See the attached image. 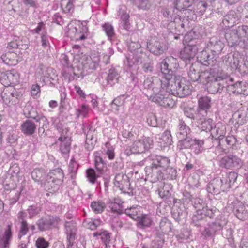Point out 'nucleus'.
Returning a JSON list of instances; mask_svg holds the SVG:
<instances>
[{
  "label": "nucleus",
  "instance_id": "1",
  "mask_svg": "<svg viewBox=\"0 0 248 248\" xmlns=\"http://www.w3.org/2000/svg\"><path fill=\"white\" fill-rule=\"evenodd\" d=\"M160 69L164 75V82L167 83V91L169 93L184 97L190 93V86L188 81L180 76L174 75V71L170 67L166 59L161 62Z\"/></svg>",
  "mask_w": 248,
  "mask_h": 248
},
{
  "label": "nucleus",
  "instance_id": "2",
  "mask_svg": "<svg viewBox=\"0 0 248 248\" xmlns=\"http://www.w3.org/2000/svg\"><path fill=\"white\" fill-rule=\"evenodd\" d=\"M202 76L205 80L204 83L208 92L212 94L221 93L224 88L228 87V81L232 82L233 80L232 78L221 75L214 68L204 71Z\"/></svg>",
  "mask_w": 248,
  "mask_h": 248
},
{
  "label": "nucleus",
  "instance_id": "3",
  "mask_svg": "<svg viewBox=\"0 0 248 248\" xmlns=\"http://www.w3.org/2000/svg\"><path fill=\"white\" fill-rule=\"evenodd\" d=\"M100 58L97 55L90 57H82L78 65L72 67L75 76L83 78L84 76L91 73L98 66Z\"/></svg>",
  "mask_w": 248,
  "mask_h": 248
},
{
  "label": "nucleus",
  "instance_id": "4",
  "mask_svg": "<svg viewBox=\"0 0 248 248\" xmlns=\"http://www.w3.org/2000/svg\"><path fill=\"white\" fill-rule=\"evenodd\" d=\"M203 201L198 198H194L192 200L193 206L197 210L192 217V221L195 226H201L202 222L206 217L211 218L214 217L216 212V208H210L208 206H204Z\"/></svg>",
  "mask_w": 248,
  "mask_h": 248
},
{
  "label": "nucleus",
  "instance_id": "5",
  "mask_svg": "<svg viewBox=\"0 0 248 248\" xmlns=\"http://www.w3.org/2000/svg\"><path fill=\"white\" fill-rule=\"evenodd\" d=\"M153 141L149 137H143L136 140L129 148L125 150L127 155L131 154H141L150 149L153 145Z\"/></svg>",
  "mask_w": 248,
  "mask_h": 248
},
{
  "label": "nucleus",
  "instance_id": "6",
  "mask_svg": "<svg viewBox=\"0 0 248 248\" xmlns=\"http://www.w3.org/2000/svg\"><path fill=\"white\" fill-rule=\"evenodd\" d=\"M162 79L157 77L147 78L143 82V86L145 89H150L153 93H157L159 92L163 93L167 91V84L164 82V78Z\"/></svg>",
  "mask_w": 248,
  "mask_h": 248
},
{
  "label": "nucleus",
  "instance_id": "7",
  "mask_svg": "<svg viewBox=\"0 0 248 248\" xmlns=\"http://www.w3.org/2000/svg\"><path fill=\"white\" fill-rule=\"evenodd\" d=\"M225 64L232 70L237 69L239 72L245 73L248 71V62H241L239 57L234 55L228 54L224 57Z\"/></svg>",
  "mask_w": 248,
  "mask_h": 248
},
{
  "label": "nucleus",
  "instance_id": "8",
  "mask_svg": "<svg viewBox=\"0 0 248 248\" xmlns=\"http://www.w3.org/2000/svg\"><path fill=\"white\" fill-rule=\"evenodd\" d=\"M227 223V220L224 217H218L215 221L209 224L208 227L204 228L203 233L206 237L213 236L220 232Z\"/></svg>",
  "mask_w": 248,
  "mask_h": 248
},
{
  "label": "nucleus",
  "instance_id": "9",
  "mask_svg": "<svg viewBox=\"0 0 248 248\" xmlns=\"http://www.w3.org/2000/svg\"><path fill=\"white\" fill-rule=\"evenodd\" d=\"M242 165L241 159L233 155H225L219 161V166L227 169H238L240 168Z\"/></svg>",
  "mask_w": 248,
  "mask_h": 248
},
{
  "label": "nucleus",
  "instance_id": "10",
  "mask_svg": "<svg viewBox=\"0 0 248 248\" xmlns=\"http://www.w3.org/2000/svg\"><path fill=\"white\" fill-rule=\"evenodd\" d=\"M60 219L57 216L47 215L42 217L36 222V225L39 231H46L50 229L52 226L55 227L57 225Z\"/></svg>",
  "mask_w": 248,
  "mask_h": 248
},
{
  "label": "nucleus",
  "instance_id": "11",
  "mask_svg": "<svg viewBox=\"0 0 248 248\" xmlns=\"http://www.w3.org/2000/svg\"><path fill=\"white\" fill-rule=\"evenodd\" d=\"M79 30L76 27H71L67 31L68 36L76 41H84L89 37L90 33L86 25H79Z\"/></svg>",
  "mask_w": 248,
  "mask_h": 248
},
{
  "label": "nucleus",
  "instance_id": "12",
  "mask_svg": "<svg viewBox=\"0 0 248 248\" xmlns=\"http://www.w3.org/2000/svg\"><path fill=\"white\" fill-rule=\"evenodd\" d=\"M229 189V184L224 183L223 180L219 178L213 179L207 186L208 192L213 194H218L221 191H225Z\"/></svg>",
  "mask_w": 248,
  "mask_h": 248
},
{
  "label": "nucleus",
  "instance_id": "13",
  "mask_svg": "<svg viewBox=\"0 0 248 248\" xmlns=\"http://www.w3.org/2000/svg\"><path fill=\"white\" fill-rule=\"evenodd\" d=\"M145 171L147 178L153 183L165 179V173L163 170L152 163L150 166L145 168Z\"/></svg>",
  "mask_w": 248,
  "mask_h": 248
},
{
  "label": "nucleus",
  "instance_id": "14",
  "mask_svg": "<svg viewBox=\"0 0 248 248\" xmlns=\"http://www.w3.org/2000/svg\"><path fill=\"white\" fill-rule=\"evenodd\" d=\"M19 78V76L15 70L0 72V81L4 86L18 83Z\"/></svg>",
  "mask_w": 248,
  "mask_h": 248
},
{
  "label": "nucleus",
  "instance_id": "15",
  "mask_svg": "<svg viewBox=\"0 0 248 248\" xmlns=\"http://www.w3.org/2000/svg\"><path fill=\"white\" fill-rule=\"evenodd\" d=\"M224 36L229 46L233 47L239 46L241 47L245 48V45L242 44V40L236 28L227 31Z\"/></svg>",
  "mask_w": 248,
  "mask_h": 248
},
{
  "label": "nucleus",
  "instance_id": "16",
  "mask_svg": "<svg viewBox=\"0 0 248 248\" xmlns=\"http://www.w3.org/2000/svg\"><path fill=\"white\" fill-rule=\"evenodd\" d=\"M198 60L205 65L214 66L217 62L218 57L207 48L201 51L197 57Z\"/></svg>",
  "mask_w": 248,
  "mask_h": 248
},
{
  "label": "nucleus",
  "instance_id": "17",
  "mask_svg": "<svg viewBox=\"0 0 248 248\" xmlns=\"http://www.w3.org/2000/svg\"><path fill=\"white\" fill-rule=\"evenodd\" d=\"M36 75L38 77H40L44 80L46 78H49L54 81L57 79L56 71L54 69L46 67L43 64H40L38 66L36 69Z\"/></svg>",
  "mask_w": 248,
  "mask_h": 248
},
{
  "label": "nucleus",
  "instance_id": "18",
  "mask_svg": "<svg viewBox=\"0 0 248 248\" xmlns=\"http://www.w3.org/2000/svg\"><path fill=\"white\" fill-rule=\"evenodd\" d=\"M228 207L232 210L238 219L245 220L248 218V212L242 203L237 201L234 202Z\"/></svg>",
  "mask_w": 248,
  "mask_h": 248
},
{
  "label": "nucleus",
  "instance_id": "19",
  "mask_svg": "<svg viewBox=\"0 0 248 248\" xmlns=\"http://www.w3.org/2000/svg\"><path fill=\"white\" fill-rule=\"evenodd\" d=\"M193 42V40H189L188 44L181 51L180 53L181 59L183 60H190L195 57L198 48Z\"/></svg>",
  "mask_w": 248,
  "mask_h": 248
},
{
  "label": "nucleus",
  "instance_id": "20",
  "mask_svg": "<svg viewBox=\"0 0 248 248\" xmlns=\"http://www.w3.org/2000/svg\"><path fill=\"white\" fill-rule=\"evenodd\" d=\"M65 229L68 241V248H72L77 233V224L73 220L66 221L65 223Z\"/></svg>",
  "mask_w": 248,
  "mask_h": 248
},
{
  "label": "nucleus",
  "instance_id": "21",
  "mask_svg": "<svg viewBox=\"0 0 248 248\" xmlns=\"http://www.w3.org/2000/svg\"><path fill=\"white\" fill-rule=\"evenodd\" d=\"M224 47V44L221 41L216 37H212L207 43L206 48L219 58Z\"/></svg>",
  "mask_w": 248,
  "mask_h": 248
},
{
  "label": "nucleus",
  "instance_id": "22",
  "mask_svg": "<svg viewBox=\"0 0 248 248\" xmlns=\"http://www.w3.org/2000/svg\"><path fill=\"white\" fill-rule=\"evenodd\" d=\"M200 67L198 64L193 63L191 65L188 72V75L192 81L196 82L200 80L201 82L204 83L205 80L202 76L204 71L200 74Z\"/></svg>",
  "mask_w": 248,
  "mask_h": 248
},
{
  "label": "nucleus",
  "instance_id": "23",
  "mask_svg": "<svg viewBox=\"0 0 248 248\" xmlns=\"http://www.w3.org/2000/svg\"><path fill=\"white\" fill-rule=\"evenodd\" d=\"M149 51L156 55H160L166 50V46L160 41L153 39L147 45Z\"/></svg>",
  "mask_w": 248,
  "mask_h": 248
},
{
  "label": "nucleus",
  "instance_id": "24",
  "mask_svg": "<svg viewBox=\"0 0 248 248\" xmlns=\"http://www.w3.org/2000/svg\"><path fill=\"white\" fill-rule=\"evenodd\" d=\"M199 108L197 114L204 116L207 115V111L211 107V99L208 96H203L199 98L198 101Z\"/></svg>",
  "mask_w": 248,
  "mask_h": 248
},
{
  "label": "nucleus",
  "instance_id": "25",
  "mask_svg": "<svg viewBox=\"0 0 248 248\" xmlns=\"http://www.w3.org/2000/svg\"><path fill=\"white\" fill-rule=\"evenodd\" d=\"M37 125L31 120L24 121L20 126L21 132L26 136H31L36 131Z\"/></svg>",
  "mask_w": 248,
  "mask_h": 248
},
{
  "label": "nucleus",
  "instance_id": "26",
  "mask_svg": "<svg viewBox=\"0 0 248 248\" xmlns=\"http://www.w3.org/2000/svg\"><path fill=\"white\" fill-rule=\"evenodd\" d=\"M12 226L8 225L3 234H0V248H9L12 238Z\"/></svg>",
  "mask_w": 248,
  "mask_h": 248
},
{
  "label": "nucleus",
  "instance_id": "27",
  "mask_svg": "<svg viewBox=\"0 0 248 248\" xmlns=\"http://www.w3.org/2000/svg\"><path fill=\"white\" fill-rule=\"evenodd\" d=\"M226 134V125L224 124L219 122L214 125L211 131V136L219 141L220 140H222L224 138Z\"/></svg>",
  "mask_w": 248,
  "mask_h": 248
},
{
  "label": "nucleus",
  "instance_id": "28",
  "mask_svg": "<svg viewBox=\"0 0 248 248\" xmlns=\"http://www.w3.org/2000/svg\"><path fill=\"white\" fill-rule=\"evenodd\" d=\"M46 176L54 181L56 183V185H61L63 181L64 173L61 168H57L50 171Z\"/></svg>",
  "mask_w": 248,
  "mask_h": 248
},
{
  "label": "nucleus",
  "instance_id": "29",
  "mask_svg": "<svg viewBox=\"0 0 248 248\" xmlns=\"http://www.w3.org/2000/svg\"><path fill=\"white\" fill-rule=\"evenodd\" d=\"M137 226L138 228L142 229L150 227L153 223L152 218L149 214H142L139 216L138 219Z\"/></svg>",
  "mask_w": 248,
  "mask_h": 248
},
{
  "label": "nucleus",
  "instance_id": "30",
  "mask_svg": "<svg viewBox=\"0 0 248 248\" xmlns=\"http://www.w3.org/2000/svg\"><path fill=\"white\" fill-rule=\"evenodd\" d=\"M94 155L95 168L97 172L101 175L106 171L107 167L98 152H95Z\"/></svg>",
  "mask_w": 248,
  "mask_h": 248
},
{
  "label": "nucleus",
  "instance_id": "31",
  "mask_svg": "<svg viewBox=\"0 0 248 248\" xmlns=\"http://www.w3.org/2000/svg\"><path fill=\"white\" fill-rule=\"evenodd\" d=\"M17 58V54L13 52H8L0 57L2 62L8 65H16L18 63Z\"/></svg>",
  "mask_w": 248,
  "mask_h": 248
},
{
  "label": "nucleus",
  "instance_id": "32",
  "mask_svg": "<svg viewBox=\"0 0 248 248\" xmlns=\"http://www.w3.org/2000/svg\"><path fill=\"white\" fill-rule=\"evenodd\" d=\"M204 142L202 140L196 138L192 139V145L190 147L192 152L196 155L202 154L204 150Z\"/></svg>",
  "mask_w": 248,
  "mask_h": 248
},
{
  "label": "nucleus",
  "instance_id": "33",
  "mask_svg": "<svg viewBox=\"0 0 248 248\" xmlns=\"http://www.w3.org/2000/svg\"><path fill=\"white\" fill-rule=\"evenodd\" d=\"M152 164L154 165L163 170L169 166L170 163V160L168 158L162 156H156L154 158H152Z\"/></svg>",
  "mask_w": 248,
  "mask_h": 248
},
{
  "label": "nucleus",
  "instance_id": "34",
  "mask_svg": "<svg viewBox=\"0 0 248 248\" xmlns=\"http://www.w3.org/2000/svg\"><path fill=\"white\" fill-rule=\"evenodd\" d=\"M190 131V128L186 125L184 121L180 120L178 129L177 132V137L178 139H181L188 137V135L189 134Z\"/></svg>",
  "mask_w": 248,
  "mask_h": 248
},
{
  "label": "nucleus",
  "instance_id": "35",
  "mask_svg": "<svg viewBox=\"0 0 248 248\" xmlns=\"http://www.w3.org/2000/svg\"><path fill=\"white\" fill-rule=\"evenodd\" d=\"M238 20L235 11L231 10L224 17L222 22L225 26L229 27L233 26Z\"/></svg>",
  "mask_w": 248,
  "mask_h": 248
},
{
  "label": "nucleus",
  "instance_id": "36",
  "mask_svg": "<svg viewBox=\"0 0 248 248\" xmlns=\"http://www.w3.org/2000/svg\"><path fill=\"white\" fill-rule=\"evenodd\" d=\"M31 174L33 180L36 182H40L41 185L43 186V183L46 176L44 169L42 168L34 169L31 172Z\"/></svg>",
  "mask_w": 248,
  "mask_h": 248
},
{
  "label": "nucleus",
  "instance_id": "37",
  "mask_svg": "<svg viewBox=\"0 0 248 248\" xmlns=\"http://www.w3.org/2000/svg\"><path fill=\"white\" fill-rule=\"evenodd\" d=\"M236 28L242 40V44L245 45V48H248V26L242 25L239 26Z\"/></svg>",
  "mask_w": 248,
  "mask_h": 248
},
{
  "label": "nucleus",
  "instance_id": "38",
  "mask_svg": "<svg viewBox=\"0 0 248 248\" xmlns=\"http://www.w3.org/2000/svg\"><path fill=\"white\" fill-rule=\"evenodd\" d=\"M86 175L88 181L92 184L96 183L97 186L100 185V182L97 181V178L100 177L101 175L98 172L96 173L93 168H89L86 170Z\"/></svg>",
  "mask_w": 248,
  "mask_h": 248
},
{
  "label": "nucleus",
  "instance_id": "39",
  "mask_svg": "<svg viewBox=\"0 0 248 248\" xmlns=\"http://www.w3.org/2000/svg\"><path fill=\"white\" fill-rule=\"evenodd\" d=\"M120 76L118 72L114 68H111L108 71L107 77V83L111 86H113L119 82Z\"/></svg>",
  "mask_w": 248,
  "mask_h": 248
},
{
  "label": "nucleus",
  "instance_id": "40",
  "mask_svg": "<svg viewBox=\"0 0 248 248\" xmlns=\"http://www.w3.org/2000/svg\"><path fill=\"white\" fill-rule=\"evenodd\" d=\"M193 0H173L172 4L177 10H185L192 5Z\"/></svg>",
  "mask_w": 248,
  "mask_h": 248
},
{
  "label": "nucleus",
  "instance_id": "41",
  "mask_svg": "<svg viewBox=\"0 0 248 248\" xmlns=\"http://www.w3.org/2000/svg\"><path fill=\"white\" fill-rule=\"evenodd\" d=\"M56 183L52 181L51 179H49L48 177L46 176L45 180L43 183V186L46 190L50 191V193H53L57 191L61 185H57L56 188Z\"/></svg>",
  "mask_w": 248,
  "mask_h": 248
},
{
  "label": "nucleus",
  "instance_id": "42",
  "mask_svg": "<svg viewBox=\"0 0 248 248\" xmlns=\"http://www.w3.org/2000/svg\"><path fill=\"white\" fill-rule=\"evenodd\" d=\"M231 121L235 127H239L240 125H242L245 123L246 119L242 113L237 111L233 114Z\"/></svg>",
  "mask_w": 248,
  "mask_h": 248
},
{
  "label": "nucleus",
  "instance_id": "43",
  "mask_svg": "<svg viewBox=\"0 0 248 248\" xmlns=\"http://www.w3.org/2000/svg\"><path fill=\"white\" fill-rule=\"evenodd\" d=\"M159 142L163 146H168L171 144L172 142V136L170 130H166L159 139Z\"/></svg>",
  "mask_w": 248,
  "mask_h": 248
},
{
  "label": "nucleus",
  "instance_id": "44",
  "mask_svg": "<svg viewBox=\"0 0 248 248\" xmlns=\"http://www.w3.org/2000/svg\"><path fill=\"white\" fill-rule=\"evenodd\" d=\"M92 211L95 214L102 213L106 208V205L102 201H93L90 205Z\"/></svg>",
  "mask_w": 248,
  "mask_h": 248
},
{
  "label": "nucleus",
  "instance_id": "45",
  "mask_svg": "<svg viewBox=\"0 0 248 248\" xmlns=\"http://www.w3.org/2000/svg\"><path fill=\"white\" fill-rule=\"evenodd\" d=\"M129 180V178L124 173H119L116 174L115 177L114 184L117 187H120L121 186L124 184Z\"/></svg>",
  "mask_w": 248,
  "mask_h": 248
},
{
  "label": "nucleus",
  "instance_id": "46",
  "mask_svg": "<svg viewBox=\"0 0 248 248\" xmlns=\"http://www.w3.org/2000/svg\"><path fill=\"white\" fill-rule=\"evenodd\" d=\"M61 7L65 13H72L74 11L73 0H62Z\"/></svg>",
  "mask_w": 248,
  "mask_h": 248
},
{
  "label": "nucleus",
  "instance_id": "47",
  "mask_svg": "<svg viewBox=\"0 0 248 248\" xmlns=\"http://www.w3.org/2000/svg\"><path fill=\"white\" fill-rule=\"evenodd\" d=\"M59 141H61L60 151L64 155H68L71 148V138H66V140Z\"/></svg>",
  "mask_w": 248,
  "mask_h": 248
},
{
  "label": "nucleus",
  "instance_id": "48",
  "mask_svg": "<svg viewBox=\"0 0 248 248\" xmlns=\"http://www.w3.org/2000/svg\"><path fill=\"white\" fill-rule=\"evenodd\" d=\"M192 139L189 137L179 139L177 143V149L181 151L183 149L190 148L192 145Z\"/></svg>",
  "mask_w": 248,
  "mask_h": 248
},
{
  "label": "nucleus",
  "instance_id": "49",
  "mask_svg": "<svg viewBox=\"0 0 248 248\" xmlns=\"http://www.w3.org/2000/svg\"><path fill=\"white\" fill-rule=\"evenodd\" d=\"M237 141L236 138L234 136H229L226 137L225 139L223 138L222 140H220L218 145L221 147L222 144H226L229 147L234 148Z\"/></svg>",
  "mask_w": 248,
  "mask_h": 248
},
{
  "label": "nucleus",
  "instance_id": "50",
  "mask_svg": "<svg viewBox=\"0 0 248 248\" xmlns=\"http://www.w3.org/2000/svg\"><path fill=\"white\" fill-rule=\"evenodd\" d=\"M213 120L212 119H205L203 121H202L199 128L202 131H205L206 132L209 131L211 133V131L213 128Z\"/></svg>",
  "mask_w": 248,
  "mask_h": 248
},
{
  "label": "nucleus",
  "instance_id": "51",
  "mask_svg": "<svg viewBox=\"0 0 248 248\" xmlns=\"http://www.w3.org/2000/svg\"><path fill=\"white\" fill-rule=\"evenodd\" d=\"M12 88H7L3 90L1 93V98L4 103L10 106V99L12 97V94H13Z\"/></svg>",
  "mask_w": 248,
  "mask_h": 248
},
{
  "label": "nucleus",
  "instance_id": "52",
  "mask_svg": "<svg viewBox=\"0 0 248 248\" xmlns=\"http://www.w3.org/2000/svg\"><path fill=\"white\" fill-rule=\"evenodd\" d=\"M94 236H96L97 235L100 236V239H101L102 242L105 245L106 248H108V246L110 248V246L108 245L110 241V233H108L107 231H104L102 232H95L93 233Z\"/></svg>",
  "mask_w": 248,
  "mask_h": 248
},
{
  "label": "nucleus",
  "instance_id": "53",
  "mask_svg": "<svg viewBox=\"0 0 248 248\" xmlns=\"http://www.w3.org/2000/svg\"><path fill=\"white\" fill-rule=\"evenodd\" d=\"M228 87L231 88L233 93L238 94H244L246 91V87L242 82H237L234 84H228Z\"/></svg>",
  "mask_w": 248,
  "mask_h": 248
},
{
  "label": "nucleus",
  "instance_id": "54",
  "mask_svg": "<svg viewBox=\"0 0 248 248\" xmlns=\"http://www.w3.org/2000/svg\"><path fill=\"white\" fill-rule=\"evenodd\" d=\"M238 174L234 171H231L226 174V177L223 178V182L229 184V189L232 185L237 180Z\"/></svg>",
  "mask_w": 248,
  "mask_h": 248
},
{
  "label": "nucleus",
  "instance_id": "55",
  "mask_svg": "<svg viewBox=\"0 0 248 248\" xmlns=\"http://www.w3.org/2000/svg\"><path fill=\"white\" fill-rule=\"evenodd\" d=\"M138 209L137 206H132L124 210V213L133 220H137L139 217Z\"/></svg>",
  "mask_w": 248,
  "mask_h": 248
},
{
  "label": "nucleus",
  "instance_id": "56",
  "mask_svg": "<svg viewBox=\"0 0 248 248\" xmlns=\"http://www.w3.org/2000/svg\"><path fill=\"white\" fill-rule=\"evenodd\" d=\"M102 28L108 39H111L115 35L114 28L111 24L108 23H105L102 25Z\"/></svg>",
  "mask_w": 248,
  "mask_h": 248
},
{
  "label": "nucleus",
  "instance_id": "57",
  "mask_svg": "<svg viewBox=\"0 0 248 248\" xmlns=\"http://www.w3.org/2000/svg\"><path fill=\"white\" fill-rule=\"evenodd\" d=\"M165 173V179L168 178L170 179H175L177 176V170L173 168L170 167L169 165L165 170H163Z\"/></svg>",
  "mask_w": 248,
  "mask_h": 248
},
{
  "label": "nucleus",
  "instance_id": "58",
  "mask_svg": "<svg viewBox=\"0 0 248 248\" xmlns=\"http://www.w3.org/2000/svg\"><path fill=\"white\" fill-rule=\"evenodd\" d=\"M134 37V35H132L131 37V41L129 43L128 45V50L132 53L134 54L136 53H138L139 50L141 47V45L138 42L136 41H134L132 40V37Z\"/></svg>",
  "mask_w": 248,
  "mask_h": 248
},
{
  "label": "nucleus",
  "instance_id": "59",
  "mask_svg": "<svg viewBox=\"0 0 248 248\" xmlns=\"http://www.w3.org/2000/svg\"><path fill=\"white\" fill-rule=\"evenodd\" d=\"M76 115L78 118L82 116L83 118L86 117L89 111L88 106L82 105L80 107L76 109Z\"/></svg>",
  "mask_w": 248,
  "mask_h": 248
},
{
  "label": "nucleus",
  "instance_id": "60",
  "mask_svg": "<svg viewBox=\"0 0 248 248\" xmlns=\"http://www.w3.org/2000/svg\"><path fill=\"white\" fill-rule=\"evenodd\" d=\"M133 4L135 5L139 9L143 10L148 9L151 6L150 0H136Z\"/></svg>",
  "mask_w": 248,
  "mask_h": 248
},
{
  "label": "nucleus",
  "instance_id": "61",
  "mask_svg": "<svg viewBox=\"0 0 248 248\" xmlns=\"http://www.w3.org/2000/svg\"><path fill=\"white\" fill-rule=\"evenodd\" d=\"M78 168V163L74 159H72L70 161L68 167V170L72 179H73L75 177Z\"/></svg>",
  "mask_w": 248,
  "mask_h": 248
},
{
  "label": "nucleus",
  "instance_id": "62",
  "mask_svg": "<svg viewBox=\"0 0 248 248\" xmlns=\"http://www.w3.org/2000/svg\"><path fill=\"white\" fill-rule=\"evenodd\" d=\"M56 128L60 134L59 140H66V138H71L69 135V130L67 128L58 125L56 126Z\"/></svg>",
  "mask_w": 248,
  "mask_h": 248
},
{
  "label": "nucleus",
  "instance_id": "63",
  "mask_svg": "<svg viewBox=\"0 0 248 248\" xmlns=\"http://www.w3.org/2000/svg\"><path fill=\"white\" fill-rule=\"evenodd\" d=\"M119 188L124 193L127 194L128 195L131 196L134 195L133 189L131 186V184L129 180L124 183V184L121 186Z\"/></svg>",
  "mask_w": 248,
  "mask_h": 248
},
{
  "label": "nucleus",
  "instance_id": "64",
  "mask_svg": "<svg viewBox=\"0 0 248 248\" xmlns=\"http://www.w3.org/2000/svg\"><path fill=\"white\" fill-rule=\"evenodd\" d=\"M19 194L18 191H16L14 195L12 193H10L8 196H6L5 201L10 205H13L15 204L19 199Z\"/></svg>",
  "mask_w": 248,
  "mask_h": 248
}]
</instances>
